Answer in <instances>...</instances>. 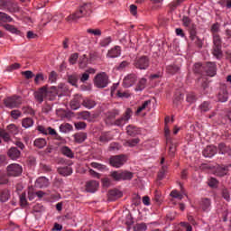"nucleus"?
Segmentation results:
<instances>
[{
    "instance_id": "1",
    "label": "nucleus",
    "mask_w": 231,
    "mask_h": 231,
    "mask_svg": "<svg viewBox=\"0 0 231 231\" xmlns=\"http://www.w3.org/2000/svg\"><path fill=\"white\" fill-rule=\"evenodd\" d=\"M92 8L91 3H84L79 5L75 13L69 15L66 21H68V23H77L78 20L82 19V17H89L91 14H93Z\"/></svg>"
},
{
    "instance_id": "2",
    "label": "nucleus",
    "mask_w": 231,
    "mask_h": 231,
    "mask_svg": "<svg viewBox=\"0 0 231 231\" xmlns=\"http://www.w3.org/2000/svg\"><path fill=\"white\" fill-rule=\"evenodd\" d=\"M218 32L219 23H216L211 26V32L213 33L212 55H214L216 59H221L223 57L221 36L217 34Z\"/></svg>"
},
{
    "instance_id": "3",
    "label": "nucleus",
    "mask_w": 231,
    "mask_h": 231,
    "mask_svg": "<svg viewBox=\"0 0 231 231\" xmlns=\"http://www.w3.org/2000/svg\"><path fill=\"white\" fill-rule=\"evenodd\" d=\"M109 84V76L106 72H100L94 78V85L96 88H107Z\"/></svg>"
},
{
    "instance_id": "4",
    "label": "nucleus",
    "mask_w": 231,
    "mask_h": 231,
    "mask_svg": "<svg viewBox=\"0 0 231 231\" xmlns=\"http://www.w3.org/2000/svg\"><path fill=\"white\" fill-rule=\"evenodd\" d=\"M4 104L5 107H8L9 109H15L17 107H20L21 104H23V97L15 95L8 97L4 99Z\"/></svg>"
},
{
    "instance_id": "5",
    "label": "nucleus",
    "mask_w": 231,
    "mask_h": 231,
    "mask_svg": "<svg viewBox=\"0 0 231 231\" xmlns=\"http://www.w3.org/2000/svg\"><path fill=\"white\" fill-rule=\"evenodd\" d=\"M131 116H133V110L131 108H127L123 116L114 122V125H117V127H124V125L131 120Z\"/></svg>"
},
{
    "instance_id": "6",
    "label": "nucleus",
    "mask_w": 231,
    "mask_h": 231,
    "mask_svg": "<svg viewBox=\"0 0 231 231\" xmlns=\"http://www.w3.org/2000/svg\"><path fill=\"white\" fill-rule=\"evenodd\" d=\"M149 64H151V61L147 56L136 58L134 62V66L137 69H147V68H149Z\"/></svg>"
},
{
    "instance_id": "7",
    "label": "nucleus",
    "mask_w": 231,
    "mask_h": 231,
    "mask_svg": "<svg viewBox=\"0 0 231 231\" xmlns=\"http://www.w3.org/2000/svg\"><path fill=\"white\" fill-rule=\"evenodd\" d=\"M111 177L116 181L133 180V172L131 171H113Z\"/></svg>"
},
{
    "instance_id": "8",
    "label": "nucleus",
    "mask_w": 231,
    "mask_h": 231,
    "mask_svg": "<svg viewBox=\"0 0 231 231\" xmlns=\"http://www.w3.org/2000/svg\"><path fill=\"white\" fill-rule=\"evenodd\" d=\"M23 174V166L17 163H13L7 166V176L17 178Z\"/></svg>"
},
{
    "instance_id": "9",
    "label": "nucleus",
    "mask_w": 231,
    "mask_h": 231,
    "mask_svg": "<svg viewBox=\"0 0 231 231\" xmlns=\"http://www.w3.org/2000/svg\"><path fill=\"white\" fill-rule=\"evenodd\" d=\"M50 95V91H48V88L46 86H43L40 88L35 93L34 97L40 104H42L44 102V98H48V96Z\"/></svg>"
},
{
    "instance_id": "10",
    "label": "nucleus",
    "mask_w": 231,
    "mask_h": 231,
    "mask_svg": "<svg viewBox=\"0 0 231 231\" xmlns=\"http://www.w3.org/2000/svg\"><path fill=\"white\" fill-rule=\"evenodd\" d=\"M110 165L116 167V169L122 167L125 163V155H116L112 156L109 160Z\"/></svg>"
},
{
    "instance_id": "11",
    "label": "nucleus",
    "mask_w": 231,
    "mask_h": 231,
    "mask_svg": "<svg viewBox=\"0 0 231 231\" xmlns=\"http://www.w3.org/2000/svg\"><path fill=\"white\" fill-rule=\"evenodd\" d=\"M137 80L138 77L136 76V74H128L123 79V86L124 88H131L132 86H134V84H136Z\"/></svg>"
},
{
    "instance_id": "12",
    "label": "nucleus",
    "mask_w": 231,
    "mask_h": 231,
    "mask_svg": "<svg viewBox=\"0 0 231 231\" xmlns=\"http://www.w3.org/2000/svg\"><path fill=\"white\" fill-rule=\"evenodd\" d=\"M218 102H226L228 100V89L226 85H220L217 95Z\"/></svg>"
},
{
    "instance_id": "13",
    "label": "nucleus",
    "mask_w": 231,
    "mask_h": 231,
    "mask_svg": "<svg viewBox=\"0 0 231 231\" xmlns=\"http://www.w3.org/2000/svg\"><path fill=\"white\" fill-rule=\"evenodd\" d=\"M182 22H183V26L187 28L189 33L194 34V32L198 30L196 23H192V20H190L189 16H183Z\"/></svg>"
},
{
    "instance_id": "14",
    "label": "nucleus",
    "mask_w": 231,
    "mask_h": 231,
    "mask_svg": "<svg viewBox=\"0 0 231 231\" xmlns=\"http://www.w3.org/2000/svg\"><path fill=\"white\" fill-rule=\"evenodd\" d=\"M84 100V97L80 94L74 95V97L70 101V107L74 111L77 109H79L80 106H82V102Z\"/></svg>"
},
{
    "instance_id": "15",
    "label": "nucleus",
    "mask_w": 231,
    "mask_h": 231,
    "mask_svg": "<svg viewBox=\"0 0 231 231\" xmlns=\"http://www.w3.org/2000/svg\"><path fill=\"white\" fill-rule=\"evenodd\" d=\"M202 154L205 158H212L217 154V148L214 145H208L203 150Z\"/></svg>"
},
{
    "instance_id": "16",
    "label": "nucleus",
    "mask_w": 231,
    "mask_h": 231,
    "mask_svg": "<svg viewBox=\"0 0 231 231\" xmlns=\"http://www.w3.org/2000/svg\"><path fill=\"white\" fill-rule=\"evenodd\" d=\"M7 156L10 158V160H19V158H21V151H19L17 147H11L7 151Z\"/></svg>"
},
{
    "instance_id": "17",
    "label": "nucleus",
    "mask_w": 231,
    "mask_h": 231,
    "mask_svg": "<svg viewBox=\"0 0 231 231\" xmlns=\"http://www.w3.org/2000/svg\"><path fill=\"white\" fill-rule=\"evenodd\" d=\"M204 69L208 77H215L217 73L216 63L208 62L205 65Z\"/></svg>"
},
{
    "instance_id": "18",
    "label": "nucleus",
    "mask_w": 231,
    "mask_h": 231,
    "mask_svg": "<svg viewBox=\"0 0 231 231\" xmlns=\"http://www.w3.org/2000/svg\"><path fill=\"white\" fill-rule=\"evenodd\" d=\"M120 55H122V49L120 46H115L108 51L106 57L109 59H116V57H120Z\"/></svg>"
},
{
    "instance_id": "19",
    "label": "nucleus",
    "mask_w": 231,
    "mask_h": 231,
    "mask_svg": "<svg viewBox=\"0 0 231 231\" xmlns=\"http://www.w3.org/2000/svg\"><path fill=\"white\" fill-rule=\"evenodd\" d=\"M122 196H124V194L118 189H111L108 191L109 201H116V199L122 198Z\"/></svg>"
},
{
    "instance_id": "20",
    "label": "nucleus",
    "mask_w": 231,
    "mask_h": 231,
    "mask_svg": "<svg viewBox=\"0 0 231 231\" xmlns=\"http://www.w3.org/2000/svg\"><path fill=\"white\" fill-rule=\"evenodd\" d=\"M98 181L97 180H89L86 183V190L87 192H97L98 190Z\"/></svg>"
},
{
    "instance_id": "21",
    "label": "nucleus",
    "mask_w": 231,
    "mask_h": 231,
    "mask_svg": "<svg viewBox=\"0 0 231 231\" xmlns=\"http://www.w3.org/2000/svg\"><path fill=\"white\" fill-rule=\"evenodd\" d=\"M199 205L203 212H208V210H210V207H212V201L210 200V199H201Z\"/></svg>"
},
{
    "instance_id": "22",
    "label": "nucleus",
    "mask_w": 231,
    "mask_h": 231,
    "mask_svg": "<svg viewBox=\"0 0 231 231\" xmlns=\"http://www.w3.org/2000/svg\"><path fill=\"white\" fill-rule=\"evenodd\" d=\"M189 39L196 44V46H198V48H203V42L198 37V30L194 31L193 34L192 32L189 33Z\"/></svg>"
},
{
    "instance_id": "23",
    "label": "nucleus",
    "mask_w": 231,
    "mask_h": 231,
    "mask_svg": "<svg viewBox=\"0 0 231 231\" xmlns=\"http://www.w3.org/2000/svg\"><path fill=\"white\" fill-rule=\"evenodd\" d=\"M189 39L196 44V46H198V48H203V42L198 37V30L194 31L193 34L192 32L189 33Z\"/></svg>"
},
{
    "instance_id": "24",
    "label": "nucleus",
    "mask_w": 231,
    "mask_h": 231,
    "mask_svg": "<svg viewBox=\"0 0 231 231\" xmlns=\"http://www.w3.org/2000/svg\"><path fill=\"white\" fill-rule=\"evenodd\" d=\"M35 185L39 187V189H44L49 187L50 180L46 177H40L36 180Z\"/></svg>"
},
{
    "instance_id": "25",
    "label": "nucleus",
    "mask_w": 231,
    "mask_h": 231,
    "mask_svg": "<svg viewBox=\"0 0 231 231\" xmlns=\"http://www.w3.org/2000/svg\"><path fill=\"white\" fill-rule=\"evenodd\" d=\"M58 172L61 176H71L73 174V168L71 166H64L58 168Z\"/></svg>"
},
{
    "instance_id": "26",
    "label": "nucleus",
    "mask_w": 231,
    "mask_h": 231,
    "mask_svg": "<svg viewBox=\"0 0 231 231\" xmlns=\"http://www.w3.org/2000/svg\"><path fill=\"white\" fill-rule=\"evenodd\" d=\"M82 106L87 109H93L97 106V102L91 97L83 98Z\"/></svg>"
},
{
    "instance_id": "27",
    "label": "nucleus",
    "mask_w": 231,
    "mask_h": 231,
    "mask_svg": "<svg viewBox=\"0 0 231 231\" xmlns=\"http://www.w3.org/2000/svg\"><path fill=\"white\" fill-rule=\"evenodd\" d=\"M60 152L63 154V156H66L67 158H75V153L73 151H71V148L68 146H62L60 148Z\"/></svg>"
},
{
    "instance_id": "28",
    "label": "nucleus",
    "mask_w": 231,
    "mask_h": 231,
    "mask_svg": "<svg viewBox=\"0 0 231 231\" xmlns=\"http://www.w3.org/2000/svg\"><path fill=\"white\" fill-rule=\"evenodd\" d=\"M86 138H88V134L84 132L77 133L74 134V140L77 143H82L86 142Z\"/></svg>"
},
{
    "instance_id": "29",
    "label": "nucleus",
    "mask_w": 231,
    "mask_h": 231,
    "mask_svg": "<svg viewBox=\"0 0 231 231\" xmlns=\"http://www.w3.org/2000/svg\"><path fill=\"white\" fill-rule=\"evenodd\" d=\"M166 72L169 73V75H176V73H180V66L176 64L168 65L166 67Z\"/></svg>"
},
{
    "instance_id": "30",
    "label": "nucleus",
    "mask_w": 231,
    "mask_h": 231,
    "mask_svg": "<svg viewBox=\"0 0 231 231\" xmlns=\"http://www.w3.org/2000/svg\"><path fill=\"white\" fill-rule=\"evenodd\" d=\"M126 133L129 136H136V134H140V130H138V127L129 125L126 126Z\"/></svg>"
},
{
    "instance_id": "31",
    "label": "nucleus",
    "mask_w": 231,
    "mask_h": 231,
    "mask_svg": "<svg viewBox=\"0 0 231 231\" xmlns=\"http://www.w3.org/2000/svg\"><path fill=\"white\" fill-rule=\"evenodd\" d=\"M33 124H35V122L32 117H26L22 120V127H24V129H30V127H33Z\"/></svg>"
},
{
    "instance_id": "32",
    "label": "nucleus",
    "mask_w": 231,
    "mask_h": 231,
    "mask_svg": "<svg viewBox=\"0 0 231 231\" xmlns=\"http://www.w3.org/2000/svg\"><path fill=\"white\" fill-rule=\"evenodd\" d=\"M147 109H151V99L144 101L142 106H138L136 114L140 115L142 111H147Z\"/></svg>"
},
{
    "instance_id": "33",
    "label": "nucleus",
    "mask_w": 231,
    "mask_h": 231,
    "mask_svg": "<svg viewBox=\"0 0 231 231\" xmlns=\"http://www.w3.org/2000/svg\"><path fill=\"white\" fill-rule=\"evenodd\" d=\"M110 140H113V135L109 132H103L99 136V142L102 143H107Z\"/></svg>"
},
{
    "instance_id": "34",
    "label": "nucleus",
    "mask_w": 231,
    "mask_h": 231,
    "mask_svg": "<svg viewBox=\"0 0 231 231\" xmlns=\"http://www.w3.org/2000/svg\"><path fill=\"white\" fill-rule=\"evenodd\" d=\"M218 151H219V154H228L229 156L231 154L230 147L226 146V144L223 143L218 144Z\"/></svg>"
},
{
    "instance_id": "35",
    "label": "nucleus",
    "mask_w": 231,
    "mask_h": 231,
    "mask_svg": "<svg viewBox=\"0 0 231 231\" xmlns=\"http://www.w3.org/2000/svg\"><path fill=\"white\" fill-rule=\"evenodd\" d=\"M8 199H10V190L8 189L0 190V201L2 203H6Z\"/></svg>"
},
{
    "instance_id": "36",
    "label": "nucleus",
    "mask_w": 231,
    "mask_h": 231,
    "mask_svg": "<svg viewBox=\"0 0 231 231\" xmlns=\"http://www.w3.org/2000/svg\"><path fill=\"white\" fill-rule=\"evenodd\" d=\"M47 134L52 136L54 140H59L60 142L62 141V137L57 133V131L51 126L47 127Z\"/></svg>"
},
{
    "instance_id": "37",
    "label": "nucleus",
    "mask_w": 231,
    "mask_h": 231,
    "mask_svg": "<svg viewBox=\"0 0 231 231\" xmlns=\"http://www.w3.org/2000/svg\"><path fill=\"white\" fill-rule=\"evenodd\" d=\"M228 173V167L226 166H219L216 170V175L223 178V176H226Z\"/></svg>"
},
{
    "instance_id": "38",
    "label": "nucleus",
    "mask_w": 231,
    "mask_h": 231,
    "mask_svg": "<svg viewBox=\"0 0 231 231\" xmlns=\"http://www.w3.org/2000/svg\"><path fill=\"white\" fill-rule=\"evenodd\" d=\"M46 144V139L44 138H37L34 140V147H37L38 149H44Z\"/></svg>"
},
{
    "instance_id": "39",
    "label": "nucleus",
    "mask_w": 231,
    "mask_h": 231,
    "mask_svg": "<svg viewBox=\"0 0 231 231\" xmlns=\"http://www.w3.org/2000/svg\"><path fill=\"white\" fill-rule=\"evenodd\" d=\"M212 109V105H210V102L208 101H204L200 106H199V110L201 113H207Z\"/></svg>"
},
{
    "instance_id": "40",
    "label": "nucleus",
    "mask_w": 231,
    "mask_h": 231,
    "mask_svg": "<svg viewBox=\"0 0 231 231\" xmlns=\"http://www.w3.org/2000/svg\"><path fill=\"white\" fill-rule=\"evenodd\" d=\"M181 3H185V0H173L171 3L169 4V7L171 12H174L178 6L181 5Z\"/></svg>"
},
{
    "instance_id": "41",
    "label": "nucleus",
    "mask_w": 231,
    "mask_h": 231,
    "mask_svg": "<svg viewBox=\"0 0 231 231\" xmlns=\"http://www.w3.org/2000/svg\"><path fill=\"white\" fill-rule=\"evenodd\" d=\"M90 166L93 167V169H97V171H101V172H104V171H107L106 165L98 162H91Z\"/></svg>"
},
{
    "instance_id": "42",
    "label": "nucleus",
    "mask_w": 231,
    "mask_h": 231,
    "mask_svg": "<svg viewBox=\"0 0 231 231\" xmlns=\"http://www.w3.org/2000/svg\"><path fill=\"white\" fill-rule=\"evenodd\" d=\"M0 136L3 138L4 142H10L12 140L9 132H6V130L3 128H0Z\"/></svg>"
},
{
    "instance_id": "43",
    "label": "nucleus",
    "mask_w": 231,
    "mask_h": 231,
    "mask_svg": "<svg viewBox=\"0 0 231 231\" xmlns=\"http://www.w3.org/2000/svg\"><path fill=\"white\" fill-rule=\"evenodd\" d=\"M4 28L7 30V32H11V33H16V35H19V33H21V31L17 30L15 26L10 25L8 23L4 24Z\"/></svg>"
},
{
    "instance_id": "44",
    "label": "nucleus",
    "mask_w": 231,
    "mask_h": 231,
    "mask_svg": "<svg viewBox=\"0 0 231 231\" xmlns=\"http://www.w3.org/2000/svg\"><path fill=\"white\" fill-rule=\"evenodd\" d=\"M50 92V95L48 96V100H55V97H57V87H51V88L48 89Z\"/></svg>"
},
{
    "instance_id": "45",
    "label": "nucleus",
    "mask_w": 231,
    "mask_h": 231,
    "mask_svg": "<svg viewBox=\"0 0 231 231\" xmlns=\"http://www.w3.org/2000/svg\"><path fill=\"white\" fill-rule=\"evenodd\" d=\"M147 84V79H141L135 88V91H143L145 89V85Z\"/></svg>"
},
{
    "instance_id": "46",
    "label": "nucleus",
    "mask_w": 231,
    "mask_h": 231,
    "mask_svg": "<svg viewBox=\"0 0 231 231\" xmlns=\"http://www.w3.org/2000/svg\"><path fill=\"white\" fill-rule=\"evenodd\" d=\"M12 17L3 12H0V23H12Z\"/></svg>"
},
{
    "instance_id": "47",
    "label": "nucleus",
    "mask_w": 231,
    "mask_h": 231,
    "mask_svg": "<svg viewBox=\"0 0 231 231\" xmlns=\"http://www.w3.org/2000/svg\"><path fill=\"white\" fill-rule=\"evenodd\" d=\"M68 80L69 84H71V86H75L77 88V83L79 82V76H77L76 74L70 75L69 76Z\"/></svg>"
},
{
    "instance_id": "48",
    "label": "nucleus",
    "mask_w": 231,
    "mask_h": 231,
    "mask_svg": "<svg viewBox=\"0 0 231 231\" xmlns=\"http://www.w3.org/2000/svg\"><path fill=\"white\" fill-rule=\"evenodd\" d=\"M118 115H120V111L116 109L111 112H108L106 115V118H107V120H115V118H116V116H118Z\"/></svg>"
},
{
    "instance_id": "49",
    "label": "nucleus",
    "mask_w": 231,
    "mask_h": 231,
    "mask_svg": "<svg viewBox=\"0 0 231 231\" xmlns=\"http://www.w3.org/2000/svg\"><path fill=\"white\" fill-rule=\"evenodd\" d=\"M60 133H69L71 131V125L66 123L60 125Z\"/></svg>"
},
{
    "instance_id": "50",
    "label": "nucleus",
    "mask_w": 231,
    "mask_h": 231,
    "mask_svg": "<svg viewBox=\"0 0 231 231\" xmlns=\"http://www.w3.org/2000/svg\"><path fill=\"white\" fill-rule=\"evenodd\" d=\"M112 42V40H111V36H108V37H106L104 39H102L99 42V45L102 47V48H106V46L108 44H111Z\"/></svg>"
},
{
    "instance_id": "51",
    "label": "nucleus",
    "mask_w": 231,
    "mask_h": 231,
    "mask_svg": "<svg viewBox=\"0 0 231 231\" xmlns=\"http://www.w3.org/2000/svg\"><path fill=\"white\" fill-rule=\"evenodd\" d=\"M219 184V181L216 178H210L208 180V187H211V189H217V185Z\"/></svg>"
},
{
    "instance_id": "52",
    "label": "nucleus",
    "mask_w": 231,
    "mask_h": 231,
    "mask_svg": "<svg viewBox=\"0 0 231 231\" xmlns=\"http://www.w3.org/2000/svg\"><path fill=\"white\" fill-rule=\"evenodd\" d=\"M7 131L10 134H17L19 133V130L15 125H9L7 126Z\"/></svg>"
},
{
    "instance_id": "53",
    "label": "nucleus",
    "mask_w": 231,
    "mask_h": 231,
    "mask_svg": "<svg viewBox=\"0 0 231 231\" xmlns=\"http://www.w3.org/2000/svg\"><path fill=\"white\" fill-rule=\"evenodd\" d=\"M79 116L82 118V120H91V114L88 111L80 112Z\"/></svg>"
},
{
    "instance_id": "54",
    "label": "nucleus",
    "mask_w": 231,
    "mask_h": 231,
    "mask_svg": "<svg viewBox=\"0 0 231 231\" xmlns=\"http://www.w3.org/2000/svg\"><path fill=\"white\" fill-rule=\"evenodd\" d=\"M23 113H21L20 110H13L11 111V118H14V120H17L21 118Z\"/></svg>"
},
{
    "instance_id": "55",
    "label": "nucleus",
    "mask_w": 231,
    "mask_h": 231,
    "mask_svg": "<svg viewBox=\"0 0 231 231\" xmlns=\"http://www.w3.org/2000/svg\"><path fill=\"white\" fill-rule=\"evenodd\" d=\"M125 143L126 145H128V147H134L138 145V143H140V139L135 138V139L128 140Z\"/></svg>"
},
{
    "instance_id": "56",
    "label": "nucleus",
    "mask_w": 231,
    "mask_h": 231,
    "mask_svg": "<svg viewBox=\"0 0 231 231\" xmlns=\"http://www.w3.org/2000/svg\"><path fill=\"white\" fill-rule=\"evenodd\" d=\"M20 205L21 207H26V205H28V200H26V193H22L20 195Z\"/></svg>"
},
{
    "instance_id": "57",
    "label": "nucleus",
    "mask_w": 231,
    "mask_h": 231,
    "mask_svg": "<svg viewBox=\"0 0 231 231\" xmlns=\"http://www.w3.org/2000/svg\"><path fill=\"white\" fill-rule=\"evenodd\" d=\"M78 60H79V53L75 52L70 55L69 59V62L70 64H76Z\"/></svg>"
},
{
    "instance_id": "58",
    "label": "nucleus",
    "mask_w": 231,
    "mask_h": 231,
    "mask_svg": "<svg viewBox=\"0 0 231 231\" xmlns=\"http://www.w3.org/2000/svg\"><path fill=\"white\" fill-rule=\"evenodd\" d=\"M167 172V166H162L158 173V180H162L165 178V173Z\"/></svg>"
},
{
    "instance_id": "59",
    "label": "nucleus",
    "mask_w": 231,
    "mask_h": 231,
    "mask_svg": "<svg viewBox=\"0 0 231 231\" xmlns=\"http://www.w3.org/2000/svg\"><path fill=\"white\" fill-rule=\"evenodd\" d=\"M8 183V175L0 173V185H6Z\"/></svg>"
},
{
    "instance_id": "60",
    "label": "nucleus",
    "mask_w": 231,
    "mask_h": 231,
    "mask_svg": "<svg viewBox=\"0 0 231 231\" xmlns=\"http://www.w3.org/2000/svg\"><path fill=\"white\" fill-rule=\"evenodd\" d=\"M127 66H129V61L124 60L117 66L116 69H118V71H123V69H125Z\"/></svg>"
},
{
    "instance_id": "61",
    "label": "nucleus",
    "mask_w": 231,
    "mask_h": 231,
    "mask_svg": "<svg viewBox=\"0 0 231 231\" xmlns=\"http://www.w3.org/2000/svg\"><path fill=\"white\" fill-rule=\"evenodd\" d=\"M203 69H205V67H203V65H201L200 63H196L194 65V72L195 73H201L203 71Z\"/></svg>"
},
{
    "instance_id": "62",
    "label": "nucleus",
    "mask_w": 231,
    "mask_h": 231,
    "mask_svg": "<svg viewBox=\"0 0 231 231\" xmlns=\"http://www.w3.org/2000/svg\"><path fill=\"white\" fill-rule=\"evenodd\" d=\"M186 100L189 104H193V102H196V95H194V93L188 94Z\"/></svg>"
},
{
    "instance_id": "63",
    "label": "nucleus",
    "mask_w": 231,
    "mask_h": 231,
    "mask_svg": "<svg viewBox=\"0 0 231 231\" xmlns=\"http://www.w3.org/2000/svg\"><path fill=\"white\" fill-rule=\"evenodd\" d=\"M180 226H182L186 231H192V226L188 222H180Z\"/></svg>"
},
{
    "instance_id": "64",
    "label": "nucleus",
    "mask_w": 231,
    "mask_h": 231,
    "mask_svg": "<svg viewBox=\"0 0 231 231\" xmlns=\"http://www.w3.org/2000/svg\"><path fill=\"white\" fill-rule=\"evenodd\" d=\"M135 230L138 231H144L147 230V225L141 223V224H137L136 226L134 227Z\"/></svg>"
}]
</instances>
